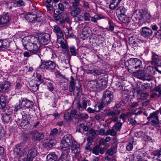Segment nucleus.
<instances>
[{
	"label": "nucleus",
	"instance_id": "40",
	"mask_svg": "<svg viewBox=\"0 0 161 161\" xmlns=\"http://www.w3.org/2000/svg\"><path fill=\"white\" fill-rule=\"evenodd\" d=\"M103 107V106L102 104L99 105L96 104L95 106V110L96 111H99L101 110Z\"/></svg>",
	"mask_w": 161,
	"mask_h": 161
},
{
	"label": "nucleus",
	"instance_id": "38",
	"mask_svg": "<svg viewBox=\"0 0 161 161\" xmlns=\"http://www.w3.org/2000/svg\"><path fill=\"white\" fill-rule=\"evenodd\" d=\"M64 119L68 121H70L72 119V117L71 116V114L69 113L65 114H64Z\"/></svg>",
	"mask_w": 161,
	"mask_h": 161
},
{
	"label": "nucleus",
	"instance_id": "31",
	"mask_svg": "<svg viewBox=\"0 0 161 161\" xmlns=\"http://www.w3.org/2000/svg\"><path fill=\"white\" fill-rule=\"evenodd\" d=\"M2 85L4 92L9 89L11 87L10 83L8 81L5 82Z\"/></svg>",
	"mask_w": 161,
	"mask_h": 161
},
{
	"label": "nucleus",
	"instance_id": "57",
	"mask_svg": "<svg viewBox=\"0 0 161 161\" xmlns=\"http://www.w3.org/2000/svg\"><path fill=\"white\" fill-rule=\"evenodd\" d=\"M59 9L62 11L64 10V8L63 4L61 3H59L58 5Z\"/></svg>",
	"mask_w": 161,
	"mask_h": 161
},
{
	"label": "nucleus",
	"instance_id": "12",
	"mask_svg": "<svg viewBox=\"0 0 161 161\" xmlns=\"http://www.w3.org/2000/svg\"><path fill=\"white\" fill-rule=\"evenodd\" d=\"M134 73L135 75L140 79L148 80H151V77L149 75L147 76V73L145 74L143 70H141L137 72H135Z\"/></svg>",
	"mask_w": 161,
	"mask_h": 161
},
{
	"label": "nucleus",
	"instance_id": "23",
	"mask_svg": "<svg viewBox=\"0 0 161 161\" xmlns=\"http://www.w3.org/2000/svg\"><path fill=\"white\" fill-rule=\"evenodd\" d=\"M133 114L132 112H128L126 114L122 113L119 116V118L122 119L125 121L128 117H129Z\"/></svg>",
	"mask_w": 161,
	"mask_h": 161
},
{
	"label": "nucleus",
	"instance_id": "11",
	"mask_svg": "<svg viewBox=\"0 0 161 161\" xmlns=\"http://www.w3.org/2000/svg\"><path fill=\"white\" fill-rule=\"evenodd\" d=\"M87 103L89 105L91 104L89 100H83L81 103L78 102L76 103V107L79 111H82L86 109Z\"/></svg>",
	"mask_w": 161,
	"mask_h": 161
},
{
	"label": "nucleus",
	"instance_id": "60",
	"mask_svg": "<svg viewBox=\"0 0 161 161\" xmlns=\"http://www.w3.org/2000/svg\"><path fill=\"white\" fill-rule=\"evenodd\" d=\"M94 16L95 18L97 20L103 19L104 18V17L103 16H102L101 15H98L97 14L95 15Z\"/></svg>",
	"mask_w": 161,
	"mask_h": 161
},
{
	"label": "nucleus",
	"instance_id": "22",
	"mask_svg": "<svg viewBox=\"0 0 161 161\" xmlns=\"http://www.w3.org/2000/svg\"><path fill=\"white\" fill-rule=\"evenodd\" d=\"M133 16L136 19H140L143 17V14L139 10H136L133 13Z\"/></svg>",
	"mask_w": 161,
	"mask_h": 161
},
{
	"label": "nucleus",
	"instance_id": "21",
	"mask_svg": "<svg viewBox=\"0 0 161 161\" xmlns=\"http://www.w3.org/2000/svg\"><path fill=\"white\" fill-rule=\"evenodd\" d=\"M68 157V153L67 151L63 152L59 158L58 161H69V159Z\"/></svg>",
	"mask_w": 161,
	"mask_h": 161
},
{
	"label": "nucleus",
	"instance_id": "42",
	"mask_svg": "<svg viewBox=\"0 0 161 161\" xmlns=\"http://www.w3.org/2000/svg\"><path fill=\"white\" fill-rule=\"evenodd\" d=\"M89 133L92 136L98 135V130H95L93 129H91L89 131Z\"/></svg>",
	"mask_w": 161,
	"mask_h": 161
},
{
	"label": "nucleus",
	"instance_id": "34",
	"mask_svg": "<svg viewBox=\"0 0 161 161\" xmlns=\"http://www.w3.org/2000/svg\"><path fill=\"white\" fill-rule=\"evenodd\" d=\"M123 123L120 122V120L116 122L114 126L116 130L119 131L121 130Z\"/></svg>",
	"mask_w": 161,
	"mask_h": 161
},
{
	"label": "nucleus",
	"instance_id": "51",
	"mask_svg": "<svg viewBox=\"0 0 161 161\" xmlns=\"http://www.w3.org/2000/svg\"><path fill=\"white\" fill-rule=\"evenodd\" d=\"M103 73V71L100 69H94V74L97 75H100Z\"/></svg>",
	"mask_w": 161,
	"mask_h": 161
},
{
	"label": "nucleus",
	"instance_id": "17",
	"mask_svg": "<svg viewBox=\"0 0 161 161\" xmlns=\"http://www.w3.org/2000/svg\"><path fill=\"white\" fill-rule=\"evenodd\" d=\"M9 43L6 40H0V50H4L8 48L9 46Z\"/></svg>",
	"mask_w": 161,
	"mask_h": 161
},
{
	"label": "nucleus",
	"instance_id": "6",
	"mask_svg": "<svg viewBox=\"0 0 161 161\" xmlns=\"http://www.w3.org/2000/svg\"><path fill=\"white\" fill-rule=\"evenodd\" d=\"M29 134L32 136V139L34 141H40L44 137L43 134L37 130L31 131Z\"/></svg>",
	"mask_w": 161,
	"mask_h": 161
},
{
	"label": "nucleus",
	"instance_id": "8",
	"mask_svg": "<svg viewBox=\"0 0 161 161\" xmlns=\"http://www.w3.org/2000/svg\"><path fill=\"white\" fill-rule=\"evenodd\" d=\"M71 153L74 156H76L80 153V145L76 141L70 146Z\"/></svg>",
	"mask_w": 161,
	"mask_h": 161
},
{
	"label": "nucleus",
	"instance_id": "28",
	"mask_svg": "<svg viewBox=\"0 0 161 161\" xmlns=\"http://www.w3.org/2000/svg\"><path fill=\"white\" fill-rule=\"evenodd\" d=\"M112 2L109 5V8L112 10L114 9L118 4V3L116 0H111Z\"/></svg>",
	"mask_w": 161,
	"mask_h": 161
},
{
	"label": "nucleus",
	"instance_id": "63",
	"mask_svg": "<svg viewBox=\"0 0 161 161\" xmlns=\"http://www.w3.org/2000/svg\"><path fill=\"white\" fill-rule=\"evenodd\" d=\"M107 153L109 155H112L114 153V149L112 148L108 149L107 151Z\"/></svg>",
	"mask_w": 161,
	"mask_h": 161
},
{
	"label": "nucleus",
	"instance_id": "14",
	"mask_svg": "<svg viewBox=\"0 0 161 161\" xmlns=\"http://www.w3.org/2000/svg\"><path fill=\"white\" fill-rule=\"evenodd\" d=\"M25 149L26 148H24L23 147L21 146H17L14 149V151L15 155H19V160L23 154H25L24 153L26 151Z\"/></svg>",
	"mask_w": 161,
	"mask_h": 161
},
{
	"label": "nucleus",
	"instance_id": "5",
	"mask_svg": "<svg viewBox=\"0 0 161 161\" xmlns=\"http://www.w3.org/2000/svg\"><path fill=\"white\" fill-rule=\"evenodd\" d=\"M159 111L158 110L152 113V125L155 127H159L161 124L158 119Z\"/></svg>",
	"mask_w": 161,
	"mask_h": 161
},
{
	"label": "nucleus",
	"instance_id": "58",
	"mask_svg": "<svg viewBox=\"0 0 161 161\" xmlns=\"http://www.w3.org/2000/svg\"><path fill=\"white\" fill-rule=\"evenodd\" d=\"M141 157L138 155H134V161H141Z\"/></svg>",
	"mask_w": 161,
	"mask_h": 161
},
{
	"label": "nucleus",
	"instance_id": "24",
	"mask_svg": "<svg viewBox=\"0 0 161 161\" xmlns=\"http://www.w3.org/2000/svg\"><path fill=\"white\" fill-rule=\"evenodd\" d=\"M119 20L124 23H126L129 22V19L125 14H120L119 17Z\"/></svg>",
	"mask_w": 161,
	"mask_h": 161
},
{
	"label": "nucleus",
	"instance_id": "48",
	"mask_svg": "<svg viewBox=\"0 0 161 161\" xmlns=\"http://www.w3.org/2000/svg\"><path fill=\"white\" fill-rule=\"evenodd\" d=\"M58 38L57 39V42L59 44H60L64 42V38L63 36H58Z\"/></svg>",
	"mask_w": 161,
	"mask_h": 161
},
{
	"label": "nucleus",
	"instance_id": "7",
	"mask_svg": "<svg viewBox=\"0 0 161 161\" xmlns=\"http://www.w3.org/2000/svg\"><path fill=\"white\" fill-rule=\"evenodd\" d=\"M56 66L54 62L52 61H43L40 66L41 69H46L49 70L54 69Z\"/></svg>",
	"mask_w": 161,
	"mask_h": 161
},
{
	"label": "nucleus",
	"instance_id": "4",
	"mask_svg": "<svg viewBox=\"0 0 161 161\" xmlns=\"http://www.w3.org/2000/svg\"><path fill=\"white\" fill-rule=\"evenodd\" d=\"M113 97V92L109 90L106 91L104 93L102 98V103L104 105H108L110 103Z\"/></svg>",
	"mask_w": 161,
	"mask_h": 161
},
{
	"label": "nucleus",
	"instance_id": "30",
	"mask_svg": "<svg viewBox=\"0 0 161 161\" xmlns=\"http://www.w3.org/2000/svg\"><path fill=\"white\" fill-rule=\"evenodd\" d=\"M116 132L113 129L109 130L105 133V135L106 136L110 135L112 136H115L116 135Z\"/></svg>",
	"mask_w": 161,
	"mask_h": 161
},
{
	"label": "nucleus",
	"instance_id": "52",
	"mask_svg": "<svg viewBox=\"0 0 161 161\" xmlns=\"http://www.w3.org/2000/svg\"><path fill=\"white\" fill-rule=\"evenodd\" d=\"M153 154L157 155L159 157L160 159H161V149L160 151H155L153 152Z\"/></svg>",
	"mask_w": 161,
	"mask_h": 161
},
{
	"label": "nucleus",
	"instance_id": "50",
	"mask_svg": "<svg viewBox=\"0 0 161 161\" xmlns=\"http://www.w3.org/2000/svg\"><path fill=\"white\" fill-rule=\"evenodd\" d=\"M118 10H119L120 12V14H125V8L122 6L119 7L118 9Z\"/></svg>",
	"mask_w": 161,
	"mask_h": 161
},
{
	"label": "nucleus",
	"instance_id": "33",
	"mask_svg": "<svg viewBox=\"0 0 161 161\" xmlns=\"http://www.w3.org/2000/svg\"><path fill=\"white\" fill-rule=\"evenodd\" d=\"M80 0H73V1L71 2L72 8H78V7L80 5Z\"/></svg>",
	"mask_w": 161,
	"mask_h": 161
},
{
	"label": "nucleus",
	"instance_id": "37",
	"mask_svg": "<svg viewBox=\"0 0 161 161\" xmlns=\"http://www.w3.org/2000/svg\"><path fill=\"white\" fill-rule=\"evenodd\" d=\"M99 146L97 145L95 146L92 149L93 153L96 155H98L99 153Z\"/></svg>",
	"mask_w": 161,
	"mask_h": 161
},
{
	"label": "nucleus",
	"instance_id": "1",
	"mask_svg": "<svg viewBox=\"0 0 161 161\" xmlns=\"http://www.w3.org/2000/svg\"><path fill=\"white\" fill-rule=\"evenodd\" d=\"M27 41L30 42L29 48L31 53H40V47L47 44L49 42L50 35L48 33H45L39 36L38 38L33 36H27L25 37L24 41L27 42Z\"/></svg>",
	"mask_w": 161,
	"mask_h": 161
},
{
	"label": "nucleus",
	"instance_id": "59",
	"mask_svg": "<svg viewBox=\"0 0 161 161\" xmlns=\"http://www.w3.org/2000/svg\"><path fill=\"white\" fill-rule=\"evenodd\" d=\"M118 115H116L113 117H110L109 119L114 122H116L118 120Z\"/></svg>",
	"mask_w": 161,
	"mask_h": 161
},
{
	"label": "nucleus",
	"instance_id": "39",
	"mask_svg": "<svg viewBox=\"0 0 161 161\" xmlns=\"http://www.w3.org/2000/svg\"><path fill=\"white\" fill-rule=\"evenodd\" d=\"M70 51L71 55L75 56L76 55V50L74 46L70 47Z\"/></svg>",
	"mask_w": 161,
	"mask_h": 161
},
{
	"label": "nucleus",
	"instance_id": "13",
	"mask_svg": "<svg viewBox=\"0 0 161 161\" xmlns=\"http://www.w3.org/2000/svg\"><path fill=\"white\" fill-rule=\"evenodd\" d=\"M25 38V37H24L22 40V42L23 43V46L24 47L26 50H29V52H25L24 53L23 55L25 57H29L31 56V55L32 54H39V53H36V54H33L31 53L30 51V50L29 49V45L30 44V42L29 41H27V42L26 41H24V39Z\"/></svg>",
	"mask_w": 161,
	"mask_h": 161
},
{
	"label": "nucleus",
	"instance_id": "15",
	"mask_svg": "<svg viewBox=\"0 0 161 161\" xmlns=\"http://www.w3.org/2000/svg\"><path fill=\"white\" fill-rule=\"evenodd\" d=\"M141 35L147 39L150 38L151 36V29L146 27L142 28Z\"/></svg>",
	"mask_w": 161,
	"mask_h": 161
},
{
	"label": "nucleus",
	"instance_id": "56",
	"mask_svg": "<svg viewBox=\"0 0 161 161\" xmlns=\"http://www.w3.org/2000/svg\"><path fill=\"white\" fill-rule=\"evenodd\" d=\"M151 67L150 66H148L146 68V73H147V76L149 75L151 77L150 74V73L151 72Z\"/></svg>",
	"mask_w": 161,
	"mask_h": 161
},
{
	"label": "nucleus",
	"instance_id": "26",
	"mask_svg": "<svg viewBox=\"0 0 161 161\" xmlns=\"http://www.w3.org/2000/svg\"><path fill=\"white\" fill-rule=\"evenodd\" d=\"M153 54L152 58V63H154L155 64L157 65L159 61V57L158 55L154 53Z\"/></svg>",
	"mask_w": 161,
	"mask_h": 161
},
{
	"label": "nucleus",
	"instance_id": "64",
	"mask_svg": "<svg viewBox=\"0 0 161 161\" xmlns=\"http://www.w3.org/2000/svg\"><path fill=\"white\" fill-rule=\"evenodd\" d=\"M127 161H134V155H131L127 157Z\"/></svg>",
	"mask_w": 161,
	"mask_h": 161
},
{
	"label": "nucleus",
	"instance_id": "19",
	"mask_svg": "<svg viewBox=\"0 0 161 161\" xmlns=\"http://www.w3.org/2000/svg\"><path fill=\"white\" fill-rule=\"evenodd\" d=\"M75 9L72 10L70 12V14L72 16L75 18L79 15L81 12V11L80 8H74Z\"/></svg>",
	"mask_w": 161,
	"mask_h": 161
},
{
	"label": "nucleus",
	"instance_id": "61",
	"mask_svg": "<svg viewBox=\"0 0 161 161\" xmlns=\"http://www.w3.org/2000/svg\"><path fill=\"white\" fill-rule=\"evenodd\" d=\"M61 47L63 49H66L68 47V45L67 43L64 42L60 44Z\"/></svg>",
	"mask_w": 161,
	"mask_h": 161
},
{
	"label": "nucleus",
	"instance_id": "2",
	"mask_svg": "<svg viewBox=\"0 0 161 161\" xmlns=\"http://www.w3.org/2000/svg\"><path fill=\"white\" fill-rule=\"evenodd\" d=\"M128 62L129 65L127 69L130 73L135 72V70H140L143 67L142 61L138 58H130Z\"/></svg>",
	"mask_w": 161,
	"mask_h": 161
},
{
	"label": "nucleus",
	"instance_id": "54",
	"mask_svg": "<svg viewBox=\"0 0 161 161\" xmlns=\"http://www.w3.org/2000/svg\"><path fill=\"white\" fill-rule=\"evenodd\" d=\"M3 119L5 122L8 123L9 120V116L8 114H6L3 116Z\"/></svg>",
	"mask_w": 161,
	"mask_h": 161
},
{
	"label": "nucleus",
	"instance_id": "41",
	"mask_svg": "<svg viewBox=\"0 0 161 161\" xmlns=\"http://www.w3.org/2000/svg\"><path fill=\"white\" fill-rule=\"evenodd\" d=\"M55 142H56L54 140L50 139L47 142V143L48 147H51L55 144Z\"/></svg>",
	"mask_w": 161,
	"mask_h": 161
},
{
	"label": "nucleus",
	"instance_id": "45",
	"mask_svg": "<svg viewBox=\"0 0 161 161\" xmlns=\"http://www.w3.org/2000/svg\"><path fill=\"white\" fill-rule=\"evenodd\" d=\"M142 113V112L141 110V108H140L138 109H135L134 111L133 114H135L136 115H140Z\"/></svg>",
	"mask_w": 161,
	"mask_h": 161
},
{
	"label": "nucleus",
	"instance_id": "9",
	"mask_svg": "<svg viewBox=\"0 0 161 161\" xmlns=\"http://www.w3.org/2000/svg\"><path fill=\"white\" fill-rule=\"evenodd\" d=\"M91 91H98L100 89V84L97 80H92L88 82L87 85Z\"/></svg>",
	"mask_w": 161,
	"mask_h": 161
},
{
	"label": "nucleus",
	"instance_id": "43",
	"mask_svg": "<svg viewBox=\"0 0 161 161\" xmlns=\"http://www.w3.org/2000/svg\"><path fill=\"white\" fill-rule=\"evenodd\" d=\"M21 102L20 100L19 101V104L18 105L15 106L14 111L15 112H17L18 110L20 109H23V108L22 105H21Z\"/></svg>",
	"mask_w": 161,
	"mask_h": 161
},
{
	"label": "nucleus",
	"instance_id": "46",
	"mask_svg": "<svg viewBox=\"0 0 161 161\" xmlns=\"http://www.w3.org/2000/svg\"><path fill=\"white\" fill-rule=\"evenodd\" d=\"M53 83L51 82H49L47 84L48 89L51 92H52L54 90V88L53 86Z\"/></svg>",
	"mask_w": 161,
	"mask_h": 161
},
{
	"label": "nucleus",
	"instance_id": "10",
	"mask_svg": "<svg viewBox=\"0 0 161 161\" xmlns=\"http://www.w3.org/2000/svg\"><path fill=\"white\" fill-rule=\"evenodd\" d=\"M20 101L23 109L31 108L34 105L33 102L28 100L26 98H22Z\"/></svg>",
	"mask_w": 161,
	"mask_h": 161
},
{
	"label": "nucleus",
	"instance_id": "55",
	"mask_svg": "<svg viewBox=\"0 0 161 161\" xmlns=\"http://www.w3.org/2000/svg\"><path fill=\"white\" fill-rule=\"evenodd\" d=\"M93 139L91 136H89L87 138V141L88 142L87 145L88 146L91 145Z\"/></svg>",
	"mask_w": 161,
	"mask_h": 161
},
{
	"label": "nucleus",
	"instance_id": "53",
	"mask_svg": "<svg viewBox=\"0 0 161 161\" xmlns=\"http://www.w3.org/2000/svg\"><path fill=\"white\" fill-rule=\"evenodd\" d=\"M58 132V130L56 128H54L53 129L50 133V135L51 136H55L57 134Z\"/></svg>",
	"mask_w": 161,
	"mask_h": 161
},
{
	"label": "nucleus",
	"instance_id": "35",
	"mask_svg": "<svg viewBox=\"0 0 161 161\" xmlns=\"http://www.w3.org/2000/svg\"><path fill=\"white\" fill-rule=\"evenodd\" d=\"M133 141H131L129 142L128 144L126 147V149L127 151H130L132 150L133 148Z\"/></svg>",
	"mask_w": 161,
	"mask_h": 161
},
{
	"label": "nucleus",
	"instance_id": "36",
	"mask_svg": "<svg viewBox=\"0 0 161 161\" xmlns=\"http://www.w3.org/2000/svg\"><path fill=\"white\" fill-rule=\"evenodd\" d=\"M26 18H27V20L30 22H35V17H34L31 15H27L26 16Z\"/></svg>",
	"mask_w": 161,
	"mask_h": 161
},
{
	"label": "nucleus",
	"instance_id": "16",
	"mask_svg": "<svg viewBox=\"0 0 161 161\" xmlns=\"http://www.w3.org/2000/svg\"><path fill=\"white\" fill-rule=\"evenodd\" d=\"M10 20L9 17L8 15H0V25L6 24Z\"/></svg>",
	"mask_w": 161,
	"mask_h": 161
},
{
	"label": "nucleus",
	"instance_id": "49",
	"mask_svg": "<svg viewBox=\"0 0 161 161\" xmlns=\"http://www.w3.org/2000/svg\"><path fill=\"white\" fill-rule=\"evenodd\" d=\"M152 155L153 156V161H160L161 160V159H160L158 155L153 154V152L152 153Z\"/></svg>",
	"mask_w": 161,
	"mask_h": 161
},
{
	"label": "nucleus",
	"instance_id": "27",
	"mask_svg": "<svg viewBox=\"0 0 161 161\" xmlns=\"http://www.w3.org/2000/svg\"><path fill=\"white\" fill-rule=\"evenodd\" d=\"M120 113L119 110H117L114 111H110L107 113V115L111 117H113L116 115H118Z\"/></svg>",
	"mask_w": 161,
	"mask_h": 161
},
{
	"label": "nucleus",
	"instance_id": "20",
	"mask_svg": "<svg viewBox=\"0 0 161 161\" xmlns=\"http://www.w3.org/2000/svg\"><path fill=\"white\" fill-rule=\"evenodd\" d=\"M53 31L58 36H63V33L60 28L57 25L53 26Z\"/></svg>",
	"mask_w": 161,
	"mask_h": 161
},
{
	"label": "nucleus",
	"instance_id": "32",
	"mask_svg": "<svg viewBox=\"0 0 161 161\" xmlns=\"http://www.w3.org/2000/svg\"><path fill=\"white\" fill-rule=\"evenodd\" d=\"M0 103L2 107H4L6 105V98L4 96H2L0 97Z\"/></svg>",
	"mask_w": 161,
	"mask_h": 161
},
{
	"label": "nucleus",
	"instance_id": "62",
	"mask_svg": "<svg viewBox=\"0 0 161 161\" xmlns=\"http://www.w3.org/2000/svg\"><path fill=\"white\" fill-rule=\"evenodd\" d=\"M86 73L87 74H94V69L92 70L87 69L85 71Z\"/></svg>",
	"mask_w": 161,
	"mask_h": 161
},
{
	"label": "nucleus",
	"instance_id": "47",
	"mask_svg": "<svg viewBox=\"0 0 161 161\" xmlns=\"http://www.w3.org/2000/svg\"><path fill=\"white\" fill-rule=\"evenodd\" d=\"M80 117L82 119H87L88 118V115L85 113H81L80 114Z\"/></svg>",
	"mask_w": 161,
	"mask_h": 161
},
{
	"label": "nucleus",
	"instance_id": "44",
	"mask_svg": "<svg viewBox=\"0 0 161 161\" xmlns=\"http://www.w3.org/2000/svg\"><path fill=\"white\" fill-rule=\"evenodd\" d=\"M82 7L86 9H88L89 8V3L88 2L85 1H83Z\"/></svg>",
	"mask_w": 161,
	"mask_h": 161
},
{
	"label": "nucleus",
	"instance_id": "18",
	"mask_svg": "<svg viewBox=\"0 0 161 161\" xmlns=\"http://www.w3.org/2000/svg\"><path fill=\"white\" fill-rule=\"evenodd\" d=\"M58 157L54 152L48 154L47 158V161H56Z\"/></svg>",
	"mask_w": 161,
	"mask_h": 161
},
{
	"label": "nucleus",
	"instance_id": "29",
	"mask_svg": "<svg viewBox=\"0 0 161 161\" xmlns=\"http://www.w3.org/2000/svg\"><path fill=\"white\" fill-rule=\"evenodd\" d=\"M84 20L85 21H90L91 17L90 14L87 12H85L83 14Z\"/></svg>",
	"mask_w": 161,
	"mask_h": 161
},
{
	"label": "nucleus",
	"instance_id": "3",
	"mask_svg": "<svg viewBox=\"0 0 161 161\" xmlns=\"http://www.w3.org/2000/svg\"><path fill=\"white\" fill-rule=\"evenodd\" d=\"M76 141L71 135H67L64 136L61 142V146L63 151L69 150L70 146Z\"/></svg>",
	"mask_w": 161,
	"mask_h": 161
},
{
	"label": "nucleus",
	"instance_id": "25",
	"mask_svg": "<svg viewBox=\"0 0 161 161\" xmlns=\"http://www.w3.org/2000/svg\"><path fill=\"white\" fill-rule=\"evenodd\" d=\"M140 91H137L138 96H139V98L143 100L146 99L149 96L148 93L145 92H142L140 93Z\"/></svg>",
	"mask_w": 161,
	"mask_h": 161
}]
</instances>
